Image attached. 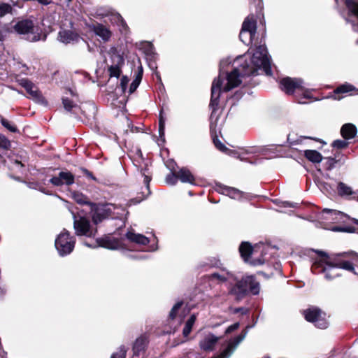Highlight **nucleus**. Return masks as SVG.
I'll list each match as a JSON object with an SVG mask.
<instances>
[{
  "label": "nucleus",
  "instance_id": "51",
  "mask_svg": "<svg viewBox=\"0 0 358 358\" xmlns=\"http://www.w3.org/2000/svg\"><path fill=\"white\" fill-rule=\"evenodd\" d=\"M327 160L329 164V168H331L336 162L335 159L334 158H328Z\"/></svg>",
  "mask_w": 358,
  "mask_h": 358
},
{
  "label": "nucleus",
  "instance_id": "5",
  "mask_svg": "<svg viewBox=\"0 0 358 358\" xmlns=\"http://www.w3.org/2000/svg\"><path fill=\"white\" fill-rule=\"evenodd\" d=\"M260 285L257 282L254 275H247L243 277L241 280L237 281L230 289L229 293L234 295L236 299H240L245 296L248 292L253 295L259 293Z\"/></svg>",
  "mask_w": 358,
  "mask_h": 358
},
{
  "label": "nucleus",
  "instance_id": "26",
  "mask_svg": "<svg viewBox=\"0 0 358 358\" xmlns=\"http://www.w3.org/2000/svg\"><path fill=\"white\" fill-rule=\"evenodd\" d=\"M126 237L129 241L140 245H145L150 241L148 237L133 231H128L126 234Z\"/></svg>",
  "mask_w": 358,
  "mask_h": 358
},
{
  "label": "nucleus",
  "instance_id": "38",
  "mask_svg": "<svg viewBox=\"0 0 358 358\" xmlns=\"http://www.w3.org/2000/svg\"><path fill=\"white\" fill-rule=\"evenodd\" d=\"M1 122L4 127H6L8 130H9L11 132L15 133L18 131L15 125L12 124L9 121L6 120L5 118L1 117Z\"/></svg>",
  "mask_w": 358,
  "mask_h": 358
},
{
  "label": "nucleus",
  "instance_id": "16",
  "mask_svg": "<svg viewBox=\"0 0 358 358\" xmlns=\"http://www.w3.org/2000/svg\"><path fill=\"white\" fill-rule=\"evenodd\" d=\"M345 5L348 9V14L345 18L346 22L351 24L353 31H357L358 4L353 0H345Z\"/></svg>",
  "mask_w": 358,
  "mask_h": 358
},
{
  "label": "nucleus",
  "instance_id": "43",
  "mask_svg": "<svg viewBox=\"0 0 358 358\" xmlns=\"http://www.w3.org/2000/svg\"><path fill=\"white\" fill-rule=\"evenodd\" d=\"M147 169H145L144 171H141L142 176L144 177L143 182L146 186V188L148 189L149 187V183L150 182L151 178L146 174Z\"/></svg>",
  "mask_w": 358,
  "mask_h": 358
},
{
  "label": "nucleus",
  "instance_id": "53",
  "mask_svg": "<svg viewBox=\"0 0 358 358\" xmlns=\"http://www.w3.org/2000/svg\"><path fill=\"white\" fill-rule=\"evenodd\" d=\"M157 249V245L152 244L149 247V251H155Z\"/></svg>",
  "mask_w": 358,
  "mask_h": 358
},
{
  "label": "nucleus",
  "instance_id": "20",
  "mask_svg": "<svg viewBox=\"0 0 358 358\" xmlns=\"http://www.w3.org/2000/svg\"><path fill=\"white\" fill-rule=\"evenodd\" d=\"M356 90V87L351 84L345 83L337 87L331 94L329 97L335 100H341L347 95L352 94Z\"/></svg>",
  "mask_w": 358,
  "mask_h": 358
},
{
  "label": "nucleus",
  "instance_id": "39",
  "mask_svg": "<svg viewBox=\"0 0 358 358\" xmlns=\"http://www.w3.org/2000/svg\"><path fill=\"white\" fill-rule=\"evenodd\" d=\"M347 139L343 140H336L333 141L332 146L336 149H343L346 148L348 145V143L346 141Z\"/></svg>",
  "mask_w": 358,
  "mask_h": 358
},
{
  "label": "nucleus",
  "instance_id": "40",
  "mask_svg": "<svg viewBox=\"0 0 358 358\" xmlns=\"http://www.w3.org/2000/svg\"><path fill=\"white\" fill-rule=\"evenodd\" d=\"M0 147L3 149H8L10 147V141L3 134H0Z\"/></svg>",
  "mask_w": 358,
  "mask_h": 358
},
{
  "label": "nucleus",
  "instance_id": "52",
  "mask_svg": "<svg viewBox=\"0 0 358 358\" xmlns=\"http://www.w3.org/2000/svg\"><path fill=\"white\" fill-rule=\"evenodd\" d=\"M84 172H85V173L86 174L87 176L90 177L93 180H95V178L93 177V176H92L91 172H90L89 171H87L86 169L84 170Z\"/></svg>",
  "mask_w": 358,
  "mask_h": 358
},
{
  "label": "nucleus",
  "instance_id": "50",
  "mask_svg": "<svg viewBox=\"0 0 358 358\" xmlns=\"http://www.w3.org/2000/svg\"><path fill=\"white\" fill-rule=\"evenodd\" d=\"M159 127H165V121L163 119V117H162V115H160V117H159Z\"/></svg>",
  "mask_w": 358,
  "mask_h": 358
},
{
  "label": "nucleus",
  "instance_id": "2",
  "mask_svg": "<svg viewBox=\"0 0 358 358\" xmlns=\"http://www.w3.org/2000/svg\"><path fill=\"white\" fill-rule=\"evenodd\" d=\"M317 253L320 255V259H316L312 266L311 269L313 273H324L325 278L327 280H331L338 275V273H334V269L336 268H343L355 274L356 273L352 262L346 259L350 255L352 259H356V253L350 252L331 255L323 251H317Z\"/></svg>",
  "mask_w": 358,
  "mask_h": 358
},
{
  "label": "nucleus",
  "instance_id": "46",
  "mask_svg": "<svg viewBox=\"0 0 358 358\" xmlns=\"http://www.w3.org/2000/svg\"><path fill=\"white\" fill-rule=\"evenodd\" d=\"M239 327V323L236 322L231 326H229L225 331V334H230L231 332L234 331V330L237 329Z\"/></svg>",
  "mask_w": 358,
  "mask_h": 358
},
{
  "label": "nucleus",
  "instance_id": "9",
  "mask_svg": "<svg viewBox=\"0 0 358 358\" xmlns=\"http://www.w3.org/2000/svg\"><path fill=\"white\" fill-rule=\"evenodd\" d=\"M76 239L71 236L70 234L66 229H64L55 240V248L60 256L69 255L74 248Z\"/></svg>",
  "mask_w": 358,
  "mask_h": 358
},
{
  "label": "nucleus",
  "instance_id": "36",
  "mask_svg": "<svg viewBox=\"0 0 358 358\" xmlns=\"http://www.w3.org/2000/svg\"><path fill=\"white\" fill-rule=\"evenodd\" d=\"M23 166L24 165L22 164V162L18 161L17 159H10L9 162L8 163V169L12 171H21Z\"/></svg>",
  "mask_w": 358,
  "mask_h": 358
},
{
  "label": "nucleus",
  "instance_id": "14",
  "mask_svg": "<svg viewBox=\"0 0 358 358\" xmlns=\"http://www.w3.org/2000/svg\"><path fill=\"white\" fill-rule=\"evenodd\" d=\"M247 333V331L244 330L241 334L225 343L222 345L223 349L221 352L212 358H229L239 343L245 338Z\"/></svg>",
  "mask_w": 358,
  "mask_h": 358
},
{
  "label": "nucleus",
  "instance_id": "30",
  "mask_svg": "<svg viewBox=\"0 0 358 358\" xmlns=\"http://www.w3.org/2000/svg\"><path fill=\"white\" fill-rule=\"evenodd\" d=\"M213 143L215 145V147L220 151L223 152H226L229 155H233L235 157L240 158L241 160H244L245 159L243 157H241L240 155H237L234 151L229 150L219 139L218 138L213 137Z\"/></svg>",
  "mask_w": 358,
  "mask_h": 358
},
{
  "label": "nucleus",
  "instance_id": "25",
  "mask_svg": "<svg viewBox=\"0 0 358 358\" xmlns=\"http://www.w3.org/2000/svg\"><path fill=\"white\" fill-rule=\"evenodd\" d=\"M217 191L234 199H240L243 196L242 192L231 187L219 185Z\"/></svg>",
  "mask_w": 358,
  "mask_h": 358
},
{
  "label": "nucleus",
  "instance_id": "18",
  "mask_svg": "<svg viewBox=\"0 0 358 358\" xmlns=\"http://www.w3.org/2000/svg\"><path fill=\"white\" fill-rule=\"evenodd\" d=\"M57 39L64 44H75L82 38L75 31L67 29H61L58 33Z\"/></svg>",
  "mask_w": 358,
  "mask_h": 358
},
{
  "label": "nucleus",
  "instance_id": "21",
  "mask_svg": "<svg viewBox=\"0 0 358 358\" xmlns=\"http://www.w3.org/2000/svg\"><path fill=\"white\" fill-rule=\"evenodd\" d=\"M89 28L94 34L99 36L103 42L110 41L112 36L111 31L101 23H95L89 26Z\"/></svg>",
  "mask_w": 358,
  "mask_h": 358
},
{
  "label": "nucleus",
  "instance_id": "59",
  "mask_svg": "<svg viewBox=\"0 0 358 358\" xmlns=\"http://www.w3.org/2000/svg\"><path fill=\"white\" fill-rule=\"evenodd\" d=\"M87 47H88V48H89V50L90 51V45H87Z\"/></svg>",
  "mask_w": 358,
  "mask_h": 358
},
{
  "label": "nucleus",
  "instance_id": "11",
  "mask_svg": "<svg viewBox=\"0 0 358 358\" xmlns=\"http://www.w3.org/2000/svg\"><path fill=\"white\" fill-rule=\"evenodd\" d=\"M303 314L305 319L315 324L320 329H326L328 327V322L326 314L317 307H310L303 310Z\"/></svg>",
  "mask_w": 358,
  "mask_h": 358
},
{
  "label": "nucleus",
  "instance_id": "17",
  "mask_svg": "<svg viewBox=\"0 0 358 358\" xmlns=\"http://www.w3.org/2000/svg\"><path fill=\"white\" fill-rule=\"evenodd\" d=\"M148 343L149 339L146 335H141L137 338L132 348L133 358L139 357L144 358Z\"/></svg>",
  "mask_w": 358,
  "mask_h": 358
},
{
  "label": "nucleus",
  "instance_id": "49",
  "mask_svg": "<svg viewBox=\"0 0 358 358\" xmlns=\"http://www.w3.org/2000/svg\"><path fill=\"white\" fill-rule=\"evenodd\" d=\"M164 129H165V127H159V134L161 138L164 136Z\"/></svg>",
  "mask_w": 358,
  "mask_h": 358
},
{
  "label": "nucleus",
  "instance_id": "8",
  "mask_svg": "<svg viewBox=\"0 0 358 358\" xmlns=\"http://www.w3.org/2000/svg\"><path fill=\"white\" fill-rule=\"evenodd\" d=\"M116 206L112 203L106 204H90L89 210L92 213V218L95 224L101 222L103 220L111 217H117L118 213L115 210Z\"/></svg>",
  "mask_w": 358,
  "mask_h": 358
},
{
  "label": "nucleus",
  "instance_id": "31",
  "mask_svg": "<svg viewBox=\"0 0 358 358\" xmlns=\"http://www.w3.org/2000/svg\"><path fill=\"white\" fill-rule=\"evenodd\" d=\"M304 156L313 163H320L322 160V155L313 150H307L304 152Z\"/></svg>",
  "mask_w": 358,
  "mask_h": 358
},
{
  "label": "nucleus",
  "instance_id": "27",
  "mask_svg": "<svg viewBox=\"0 0 358 358\" xmlns=\"http://www.w3.org/2000/svg\"><path fill=\"white\" fill-rule=\"evenodd\" d=\"M178 180L184 183L194 184L195 178L187 168H181L178 172Z\"/></svg>",
  "mask_w": 358,
  "mask_h": 358
},
{
  "label": "nucleus",
  "instance_id": "55",
  "mask_svg": "<svg viewBox=\"0 0 358 358\" xmlns=\"http://www.w3.org/2000/svg\"><path fill=\"white\" fill-rule=\"evenodd\" d=\"M39 190H40L41 192H42L45 193V194H50L49 192H45V189H44L43 188H39Z\"/></svg>",
  "mask_w": 358,
  "mask_h": 358
},
{
  "label": "nucleus",
  "instance_id": "58",
  "mask_svg": "<svg viewBox=\"0 0 358 358\" xmlns=\"http://www.w3.org/2000/svg\"><path fill=\"white\" fill-rule=\"evenodd\" d=\"M45 37H46V36H45V35H44V36H43V38L42 39H43V40H45Z\"/></svg>",
  "mask_w": 358,
  "mask_h": 358
},
{
  "label": "nucleus",
  "instance_id": "41",
  "mask_svg": "<svg viewBox=\"0 0 358 358\" xmlns=\"http://www.w3.org/2000/svg\"><path fill=\"white\" fill-rule=\"evenodd\" d=\"M182 301L177 302L173 307L172 308L170 313H169V317L171 319H174L176 316L178 310L181 308L182 305Z\"/></svg>",
  "mask_w": 358,
  "mask_h": 358
},
{
  "label": "nucleus",
  "instance_id": "42",
  "mask_svg": "<svg viewBox=\"0 0 358 358\" xmlns=\"http://www.w3.org/2000/svg\"><path fill=\"white\" fill-rule=\"evenodd\" d=\"M62 103H63L64 108L67 111H71L73 109V108L76 106V105L74 104L72 101H71L70 99H69L67 98H64L62 99Z\"/></svg>",
  "mask_w": 358,
  "mask_h": 358
},
{
  "label": "nucleus",
  "instance_id": "56",
  "mask_svg": "<svg viewBox=\"0 0 358 358\" xmlns=\"http://www.w3.org/2000/svg\"><path fill=\"white\" fill-rule=\"evenodd\" d=\"M241 310H242V308H237V309L235 310L234 312L235 313H238V312H240Z\"/></svg>",
  "mask_w": 358,
  "mask_h": 358
},
{
  "label": "nucleus",
  "instance_id": "19",
  "mask_svg": "<svg viewBox=\"0 0 358 358\" xmlns=\"http://www.w3.org/2000/svg\"><path fill=\"white\" fill-rule=\"evenodd\" d=\"M55 186L71 185L74 183V176L69 171H61L50 180Z\"/></svg>",
  "mask_w": 358,
  "mask_h": 358
},
{
  "label": "nucleus",
  "instance_id": "32",
  "mask_svg": "<svg viewBox=\"0 0 358 358\" xmlns=\"http://www.w3.org/2000/svg\"><path fill=\"white\" fill-rule=\"evenodd\" d=\"M174 162H171L167 166L171 169V172L168 174L166 177V182L169 185H174L178 180V177L177 176V172L173 171L174 169Z\"/></svg>",
  "mask_w": 358,
  "mask_h": 358
},
{
  "label": "nucleus",
  "instance_id": "10",
  "mask_svg": "<svg viewBox=\"0 0 358 358\" xmlns=\"http://www.w3.org/2000/svg\"><path fill=\"white\" fill-rule=\"evenodd\" d=\"M73 217V227L77 236H85L94 237L96 235V229H94L88 218L80 215H76L72 213Z\"/></svg>",
  "mask_w": 358,
  "mask_h": 358
},
{
  "label": "nucleus",
  "instance_id": "7",
  "mask_svg": "<svg viewBox=\"0 0 358 358\" xmlns=\"http://www.w3.org/2000/svg\"><path fill=\"white\" fill-rule=\"evenodd\" d=\"M12 31L25 36V38L31 42H36L41 39L38 28L30 19H23L17 22L12 26Z\"/></svg>",
  "mask_w": 358,
  "mask_h": 358
},
{
  "label": "nucleus",
  "instance_id": "4",
  "mask_svg": "<svg viewBox=\"0 0 358 358\" xmlns=\"http://www.w3.org/2000/svg\"><path fill=\"white\" fill-rule=\"evenodd\" d=\"M303 80L300 78H292L289 77L281 80L280 88L287 94H296V101L299 103H306L303 99L312 98L311 93L303 86Z\"/></svg>",
  "mask_w": 358,
  "mask_h": 358
},
{
  "label": "nucleus",
  "instance_id": "23",
  "mask_svg": "<svg viewBox=\"0 0 358 358\" xmlns=\"http://www.w3.org/2000/svg\"><path fill=\"white\" fill-rule=\"evenodd\" d=\"M336 189L341 197L346 199H352L356 197L357 192L350 186L343 182H338Z\"/></svg>",
  "mask_w": 358,
  "mask_h": 358
},
{
  "label": "nucleus",
  "instance_id": "47",
  "mask_svg": "<svg viewBox=\"0 0 358 358\" xmlns=\"http://www.w3.org/2000/svg\"><path fill=\"white\" fill-rule=\"evenodd\" d=\"M142 76H143V68H142V66H140L138 68V73L134 80H138V83H140L141 81V79H142Z\"/></svg>",
  "mask_w": 358,
  "mask_h": 358
},
{
  "label": "nucleus",
  "instance_id": "3",
  "mask_svg": "<svg viewBox=\"0 0 358 358\" xmlns=\"http://www.w3.org/2000/svg\"><path fill=\"white\" fill-rule=\"evenodd\" d=\"M315 221L320 224V227L322 228L330 229L333 231L342 232H354L355 228L350 226H336L329 228L328 224L330 223H348L349 222L358 224L357 220L351 218L343 212L327 208H324L322 211L316 213Z\"/></svg>",
  "mask_w": 358,
  "mask_h": 358
},
{
  "label": "nucleus",
  "instance_id": "37",
  "mask_svg": "<svg viewBox=\"0 0 358 358\" xmlns=\"http://www.w3.org/2000/svg\"><path fill=\"white\" fill-rule=\"evenodd\" d=\"M127 352V348L124 345H121L117 351L111 355V358H126Z\"/></svg>",
  "mask_w": 358,
  "mask_h": 358
},
{
  "label": "nucleus",
  "instance_id": "45",
  "mask_svg": "<svg viewBox=\"0 0 358 358\" xmlns=\"http://www.w3.org/2000/svg\"><path fill=\"white\" fill-rule=\"evenodd\" d=\"M140 83H138V80H133L129 87V94H132L138 88Z\"/></svg>",
  "mask_w": 358,
  "mask_h": 358
},
{
  "label": "nucleus",
  "instance_id": "35",
  "mask_svg": "<svg viewBox=\"0 0 358 358\" xmlns=\"http://www.w3.org/2000/svg\"><path fill=\"white\" fill-rule=\"evenodd\" d=\"M13 10V8L10 4L0 2V17H3L6 14H12Z\"/></svg>",
  "mask_w": 358,
  "mask_h": 358
},
{
  "label": "nucleus",
  "instance_id": "48",
  "mask_svg": "<svg viewBox=\"0 0 358 358\" xmlns=\"http://www.w3.org/2000/svg\"><path fill=\"white\" fill-rule=\"evenodd\" d=\"M282 204L284 207L297 208L299 206V203L289 201H284Z\"/></svg>",
  "mask_w": 358,
  "mask_h": 358
},
{
  "label": "nucleus",
  "instance_id": "1",
  "mask_svg": "<svg viewBox=\"0 0 358 358\" xmlns=\"http://www.w3.org/2000/svg\"><path fill=\"white\" fill-rule=\"evenodd\" d=\"M231 62L230 58L221 60L219 76L214 79L212 84L210 102V107L212 109L210 128L212 134L216 133L218 117L215 113L222 90L228 92L238 87L242 82V78L255 76L257 73L258 70H262L267 76L272 74L271 61L264 44L255 45V48L250 47L244 55L237 57L233 62L234 69L229 73H226L227 83L223 85L224 79L222 77L225 73L224 67Z\"/></svg>",
  "mask_w": 358,
  "mask_h": 358
},
{
  "label": "nucleus",
  "instance_id": "34",
  "mask_svg": "<svg viewBox=\"0 0 358 358\" xmlns=\"http://www.w3.org/2000/svg\"><path fill=\"white\" fill-rule=\"evenodd\" d=\"M196 321V315H192L187 321L186 322V324L183 328L182 334L185 337H187L189 334H190L192 327Z\"/></svg>",
  "mask_w": 358,
  "mask_h": 358
},
{
  "label": "nucleus",
  "instance_id": "13",
  "mask_svg": "<svg viewBox=\"0 0 358 358\" xmlns=\"http://www.w3.org/2000/svg\"><path fill=\"white\" fill-rule=\"evenodd\" d=\"M110 57L111 64L108 66V72L110 77L119 78L121 73V66L124 64L123 57L117 52L115 47H111L108 51Z\"/></svg>",
  "mask_w": 358,
  "mask_h": 358
},
{
  "label": "nucleus",
  "instance_id": "6",
  "mask_svg": "<svg viewBox=\"0 0 358 358\" xmlns=\"http://www.w3.org/2000/svg\"><path fill=\"white\" fill-rule=\"evenodd\" d=\"M264 247L261 243L253 248L248 242H243L239 247V252L245 262L252 266H258L263 264L265 262V259L263 258Z\"/></svg>",
  "mask_w": 358,
  "mask_h": 358
},
{
  "label": "nucleus",
  "instance_id": "33",
  "mask_svg": "<svg viewBox=\"0 0 358 358\" xmlns=\"http://www.w3.org/2000/svg\"><path fill=\"white\" fill-rule=\"evenodd\" d=\"M73 199L79 204H85L90 208V204L92 203L90 202L88 198L84 194L80 192H73L72 194Z\"/></svg>",
  "mask_w": 358,
  "mask_h": 358
},
{
  "label": "nucleus",
  "instance_id": "15",
  "mask_svg": "<svg viewBox=\"0 0 358 358\" xmlns=\"http://www.w3.org/2000/svg\"><path fill=\"white\" fill-rule=\"evenodd\" d=\"M19 84L24 87L27 92L29 94L30 97L38 103H45V99L43 96L38 87L27 78H22L18 80Z\"/></svg>",
  "mask_w": 358,
  "mask_h": 358
},
{
  "label": "nucleus",
  "instance_id": "54",
  "mask_svg": "<svg viewBox=\"0 0 358 358\" xmlns=\"http://www.w3.org/2000/svg\"><path fill=\"white\" fill-rule=\"evenodd\" d=\"M115 17L118 19V20H121V21H122V17H121V15L120 14H115Z\"/></svg>",
  "mask_w": 358,
  "mask_h": 358
},
{
  "label": "nucleus",
  "instance_id": "24",
  "mask_svg": "<svg viewBox=\"0 0 358 358\" xmlns=\"http://www.w3.org/2000/svg\"><path fill=\"white\" fill-rule=\"evenodd\" d=\"M219 339L220 338L213 334H208L200 341V347L205 351H211L214 349V346L217 343Z\"/></svg>",
  "mask_w": 358,
  "mask_h": 358
},
{
  "label": "nucleus",
  "instance_id": "28",
  "mask_svg": "<svg viewBox=\"0 0 358 358\" xmlns=\"http://www.w3.org/2000/svg\"><path fill=\"white\" fill-rule=\"evenodd\" d=\"M341 134L343 138L347 140L351 139L355 136L357 134V128L352 124H345L341 127Z\"/></svg>",
  "mask_w": 358,
  "mask_h": 358
},
{
  "label": "nucleus",
  "instance_id": "22",
  "mask_svg": "<svg viewBox=\"0 0 358 358\" xmlns=\"http://www.w3.org/2000/svg\"><path fill=\"white\" fill-rule=\"evenodd\" d=\"M97 243L99 246L110 250H117L121 248L120 240L111 236H105L99 238L97 239Z\"/></svg>",
  "mask_w": 358,
  "mask_h": 358
},
{
  "label": "nucleus",
  "instance_id": "44",
  "mask_svg": "<svg viewBox=\"0 0 358 358\" xmlns=\"http://www.w3.org/2000/svg\"><path fill=\"white\" fill-rule=\"evenodd\" d=\"M129 83V79L127 76H123L120 80V86L122 89V91L124 92L127 87V85Z\"/></svg>",
  "mask_w": 358,
  "mask_h": 358
},
{
  "label": "nucleus",
  "instance_id": "12",
  "mask_svg": "<svg viewBox=\"0 0 358 358\" xmlns=\"http://www.w3.org/2000/svg\"><path fill=\"white\" fill-rule=\"evenodd\" d=\"M257 30V22L253 16L246 17L242 24L239 38L245 44L249 45L255 40V36Z\"/></svg>",
  "mask_w": 358,
  "mask_h": 358
},
{
  "label": "nucleus",
  "instance_id": "57",
  "mask_svg": "<svg viewBox=\"0 0 358 358\" xmlns=\"http://www.w3.org/2000/svg\"><path fill=\"white\" fill-rule=\"evenodd\" d=\"M70 92H71V94L73 96H74V93L73 92V91H72V90H70Z\"/></svg>",
  "mask_w": 358,
  "mask_h": 358
},
{
  "label": "nucleus",
  "instance_id": "29",
  "mask_svg": "<svg viewBox=\"0 0 358 358\" xmlns=\"http://www.w3.org/2000/svg\"><path fill=\"white\" fill-rule=\"evenodd\" d=\"M209 278L210 280H216L218 282H222L229 280L232 278V274L225 270H222L220 272L210 274Z\"/></svg>",
  "mask_w": 358,
  "mask_h": 358
}]
</instances>
